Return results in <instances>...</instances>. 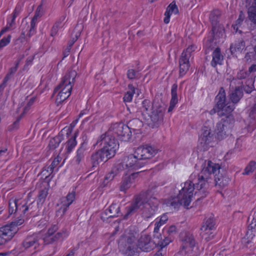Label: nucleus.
Wrapping results in <instances>:
<instances>
[{"label":"nucleus","mask_w":256,"mask_h":256,"mask_svg":"<svg viewBox=\"0 0 256 256\" xmlns=\"http://www.w3.org/2000/svg\"><path fill=\"white\" fill-rule=\"evenodd\" d=\"M190 56L184 54H182L179 60V74L180 76H184L189 70Z\"/></svg>","instance_id":"nucleus-17"},{"label":"nucleus","mask_w":256,"mask_h":256,"mask_svg":"<svg viewBox=\"0 0 256 256\" xmlns=\"http://www.w3.org/2000/svg\"><path fill=\"white\" fill-rule=\"evenodd\" d=\"M72 45V43L70 44L68 48L64 52V58L68 56Z\"/></svg>","instance_id":"nucleus-63"},{"label":"nucleus","mask_w":256,"mask_h":256,"mask_svg":"<svg viewBox=\"0 0 256 256\" xmlns=\"http://www.w3.org/2000/svg\"><path fill=\"white\" fill-rule=\"evenodd\" d=\"M128 78L130 80H133L138 78V72L133 69H130L127 72Z\"/></svg>","instance_id":"nucleus-50"},{"label":"nucleus","mask_w":256,"mask_h":256,"mask_svg":"<svg viewBox=\"0 0 256 256\" xmlns=\"http://www.w3.org/2000/svg\"><path fill=\"white\" fill-rule=\"evenodd\" d=\"M15 18L10 16L7 19L6 26L10 28H12L15 24Z\"/></svg>","instance_id":"nucleus-56"},{"label":"nucleus","mask_w":256,"mask_h":256,"mask_svg":"<svg viewBox=\"0 0 256 256\" xmlns=\"http://www.w3.org/2000/svg\"><path fill=\"white\" fill-rule=\"evenodd\" d=\"M76 76V72L74 70H69L62 78L60 84L54 90L56 91H60L62 92L71 94L72 84Z\"/></svg>","instance_id":"nucleus-8"},{"label":"nucleus","mask_w":256,"mask_h":256,"mask_svg":"<svg viewBox=\"0 0 256 256\" xmlns=\"http://www.w3.org/2000/svg\"><path fill=\"white\" fill-rule=\"evenodd\" d=\"M212 60L210 62L211 66L215 68L218 65H221L222 64L224 60V56L221 53V51L220 48H216L212 52Z\"/></svg>","instance_id":"nucleus-18"},{"label":"nucleus","mask_w":256,"mask_h":256,"mask_svg":"<svg viewBox=\"0 0 256 256\" xmlns=\"http://www.w3.org/2000/svg\"><path fill=\"white\" fill-rule=\"evenodd\" d=\"M48 194V190L44 188L41 190L38 194V199L40 202H42Z\"/></svg>","instance_id":"nucleus-44"},{"label":"nucleus","mask_w":256,"mask_h":256,"mask_svg":"<svg viewBox=\"0 0 256 256\" xmlns=\"http://www.w3.org/2000/svg\"><path fill=\"white\" fill-rule=\"evenodd\" d=\"M243 96L242 90L240 87H236L230 94V98L232 103H237Z\"/></svg>","instance_id":"nucleus-27"},{"label":"nucleus","mask_w":256,"mask_h":256,"mask_svg":"<svg viewBox=\"0 0 256 256\" xmlns=\"http://www.w3.org/2000/svg\"><path fill=\"white\" fill-rule=\"evenodd\" d=\"M196 49V46L194 45H190L186 50H184L182 54L189 55L190 58L192 56V53L194 52Z\"/></svg>","instance_id":"nucleus-51"},{"label":"nucleus","mask_w":256,"mask_h":256,"mask_svg":"<svg viewBox=\"0 0 256 256\" xmlns=\"http://www.w3.org/2000/svg\"><path fill=\"white\" fill-rule=\"evenodd\" d=\"M158 204V202L155 198H150L147 202H145L144 196H137L134 202L127 208L124 218L140 209L142 216L144 218H148L154 215Z\"/></svg>","instance_id":"nucleus-3"},{"label":"nucleus","mask_w":256,"mask_h":256,"mask_svg":"<svg viewBox=\"0 0 256 256\" xmlns=\"http://www.w3.org/2000/svg\"><path fill=\"white\" fill-rule=\"evenodd\" d=\"M62 160V158L59 156L56 157L49 166L50 173H52L54 170V168H56L60 164Z\"/></svg>","instance_id":"nucleus-43"},{"label":"nucleus","mask_w":256,"mask_h":256,"mask_svg":"<svg viewBox=\"0 0 256 256\" xmlns=\"http://www.w3.org/2000/svg\"><path fill=\"white\" fill-rule=\"evenodd\" d=\"M38 22V19L32 18L30 22V28L28 31V35L30 37L33 36L36 32V26Z\"/></svg>","instance_id":"nucleus-41"},{"label":"nucleus","mask_w":256,"mask_h":256,"mask_svg":"<svg viewBox=\"0 0 256 256\" xmlns=\"http://www.w3.org/2000/svg\"><path fill=\"white\" fill-rule=\"evenodd\" d=\"M245 48V42L242 40H239L234 44H232L230 47L232 53L241 52Z\"/></svg>","instance_id":"nucleus-30"},{"label":"nucleus","mask_w":256,"mask_h":256,"mask_svg":"<svg viewBox=\"0 0 256 256\" xmlns=\"http://www.w3.org/2000/svg\"><path fill=\"white\" fill-rule=\"evenodd\" d=\"M59 136H60L58 137L52 138V139L50 140V146L55 148L58 146L60 142V140L59 138Z\"/></svg>","instance_id":"nucleus-49"},{"label":"nucleus","mask_w":256,"mask_h":256,"mask_svg":"<svg viewBox=\"0 0 256 256\" xmlns=\"http://www.w3.org/2000/svg\"><path fill=\"white\" fill-rule=\"evenodd\" d=\"M118 164L116 163L110 172L106 176V180H112L120 172H122L120 169L118 168Z\"/></svg>","instance_id":"nucleus-36"},{"label":"nucleus","mask_w":256,"mask_h":256,"mask_svg":"<svg viewBox=\"0 0 256 256\" xmlns=\"http://www.w3.org/2000/svg\"><path fill=\"white\" fill-rule=\"evenodd\" d=\"M62 28V27H59L58 24L56 22L52 28L50 36H56L57 34L58 30Z\"/></svg>","instance_id":"nucleus-54"},{"label":"nucleus","mask_w":256,"mask_h":256,"mask_svg":"<svg viewBox=\"0 0 256 256\" xmlns=\"http://www.w3.org/2000/svg\"><path fill=\"white\" fill-rule=\"evenodd\" d=\"M256 72V64H252L248 68L249 74L251 72Z\"/></svg>","instance_id":"nucleus-64"},{"label":"nucleus","mask_w":256,"mask_h":256,"mask_svg":"<svg viewBox=\"0 0 256 256\" xmlns=\"http://www.w3.org/2000/svg\"><path fill=\"white\" fill-rule=\"evenodd\" d=\"M8 154L7 148L4 147L0 148V160L6 161V156Z\"/></svg>","instance_id":"nucleus-47"},{"label":"nucleus","mask_w":256,"mask_h":256,"mask_svg":"<svg viewBox=\"0 0 256 256\" xmlns=\"http://www.w3.org/2000/svg\"><path fill=\"white\" fill-rule=\"evenodd\" d=\"M75 192H70L66 197L62 198V206L60 208L63 214H64L67 208L72 203L75 199Z\"/></svg>","instance_id":"nucleus-21"},{"label":"nucleus","mask_w":256,"mask_h":256,"mask_svg":"<svg viewBox=\"0 0 256 256\" xmlns=\"http://www.w3.org/2000/svg\"><path fill=\"white\" fill-rule=\"evenodd\" d=\"M135 156H136L141 162L144 160L150 158L158 152V150L151 146H140L134 150Z\"/></svg>","instance_id":"nucleus-13"},{"label":"nucleus","mask_w":256,"mask_h":256,"mask_svg":"<svg viewBox=\"0 0 256 256\" xmlns=\"http://www.w3.org/2000/svg\"><path fill=\"white\" fill-rule=\"evenodd\" d=\"M202 166V170L194 182L188 180L176 185L172 189L170 198L165 200L168 206L176 209L184 206L188 208L192 200L195 189V195H198L200 198L206 197L212 180V174L215 175L216 186L222 188L228 184L229 178L219 174L220 168L218 164L210 160L205 161Z\"/></svg>","instance_id":"nucleus-1"},{"label":"nucleus","mask_w":256,"mask_h":256,"mask_svg":"<svg viewBox=\"0 0 256 256\" xmlns=\"http://www.w3.org/2000/svg\"><path fill=\"white\" fill-rule=\"evenodd\" d=\"M78 119H76V120H74L70 124V127L68 128L66 130V131L67 132H66V134L68 135L69 134L71 133L72 131V130L73 128H74V126H76V124L78 122ZM65 131L66 130V128H64L62 131H61V132H63L64 131Z\"/></svg>","instance_id":"nucleus-52"},{"label":"nucleus","mask_w":256,"mask_h":256,"mask_svg":"<svg viewBox=\"0 0 256 256\" xmlns=\"http://www.w3.org/2000/svg\"><path fill=\"white\" fill-rule=\"evenodd\" d=\"M137 176V173H133L128 176H125L121 183L120 186V191L125 192L130 188L134 182L135 178Z\"/></svg>","instance_id":"nucleus-19"},{"label":"nucleus","mask_w":256,"mask_h":256,"mask_svg":"<svg viewBox=\"0 0 256 256\" xmlns=\"http://www.w3.org/2000/svg\"><path fill=\"white\" fill-rule=\"evenodd\" d=\"M176 228L174 226H170L167 230V232L169 234H172L176 232Z\"/></svg>","instance_id":"nucleus-59"},{"label":"nucleus","mask_w":256,"mask_h":256,"mask_svg":"<svg viewBox=\"0 0 256 256\" xmlns=\"http://www.w3.org/2000/svg\"><path fill=\"white\" fill-rule=\"evenodd\" d=\"M34 100H35V98H34V97L31 98L28 100V103L26 104V106H25L24 108L22 110V112L20 114V117L17 120L16 122H15L14 123V126H16L18 124V122L20 121V119L22 117V116L23 114H26V112H28L30 110V106H32L34 104Z\"/></svg>","instance_id":"nucleus-37"},{"label":"nucleus","mask_w":256,"mask_h":256,"mask_svg":"<svg viewBox=\"0 0 256 256\" xmlns=\"http://www.w3.org/2000/svg\"><path fill=\"white\" fill-rule=\"evenodd\" d=\"M216 106L218 109L226 104V94L222 88H220L218 94L216 96Z\"/></svg>","instance_id":"nucleus-29"},{"label":"nucleus","mask_w":256,"mask_h":256,"mask_svg":"<svg viewBox=\"0 0 256 256\" xmlns=\"http://www.w3.org/2000/svg\"><path fill=\"white\" fill-rule=\"evenodd\" d=\"M138 236V234L136 232L134 234L128 236L127 238V242L128 244H130V246H128L127 248L128 250L127 252L129 255L130 254V252L134 249V246H131L130 245H132L133 243L135 242Z\"/></svg>","instance_id":"nucleus-39"},{"label":"nucleus","mask_w":256,"mask_h":256,"mask_svg":"<svg viewBox=\"0 0 256 256\" xmlns=\"http://www.w3.org/2000/svg\"><path fill=\"white\" fill-rule=\"evenodd\" d=\"M234 104L232 102H228L223 106L222 108H220L218 112L220 116H230V114L234 110ZM231 116H232L231 115Z\"/></svg>","instance_id":"nucleus-25"},{"label":"nucleus","mask_w":256,"mask_h":256,"mask_svg":"<svg viewBox=\"0 0 256 256\" xmlns=\"http://www.w3.org/2000/svg\"><path fill=\"white\" fill-rule=\"evenodd\" d=\"M25 200L12 198L8 202V212L10 214L18 213L20 215L25 214L29 207L26 205Z\"/></svg>","instance_id":"nucleus-11"},{"label":"nucleus","mask_w":256,"mask_h":256,"mask_svg":"<svg viewBox=\"0 0 256 256\" xmlns=\"http://www.w3.org/2000/svg\"><path fill=\"white\" fill-rule=\"evenodd\" d=\"M165 112V109L160 105H156L152 108L150 114L147 116L146 120H150L152 122V126H158L162 124L164 120V116Z\"/></svg>","instance_id":"nucleus-12"},{"label":"nucleus","mask_w":256,"mask_h":256,"mask_svg":"<svg viewBox=\"0 0 256 256\" xmlns=\"http://www.w3.org/2000/svg\"><path fill=\"white\" fill-rule=\"evenodd\" d=\"M212 140L213 136L210 128L206 126L202 127L199 137V142L204 150L208 148V145L212 141Z\"/></svg>","instance_id":"nucleus-15"},{"label":"nucleus","mask_w":256,"mask_h":256,"mask_svg":"<svg viewBox=\"0 0 256 256\" xmlns=\"http://www.w3.org/2000/svg\"><path fill=\"white\" fill-rule=\"evenodd\" d=\"M44 242L40 234H34L28 236L22 242L23 248L26 250L32 252L38 250L41 244Z\"/></svg>","instance_id":"nucleus-10"},{"label":"nucleus","mask_w":256,"mask_h":256,"mask_svg":"<svg viewBox=\"0 0 256 256\" xmlns=\"http://www.w3.org/2000/svg\"><path fill=\"white\" fill-rule=\"evenodd\" d=\"M54 94L56 95V102L57 105H59L62 104L64 101L66 100L70 95L68 93L62 92L58 90H54Z\"/></svg>","instance_id":"nucleus-32"},{"label":"nucleus","mask_w":256,"mask_h":256,"mask_svg":"<svg viewBox=\"0 0 256 256\" xmlns=\"http://www.w3.org/2000/svg\"><path fill=\"white\" fill-rule=\"evenodd\" d=\"M242 22V20H241L240 18H238V20H237L236 21V23L235 24H234L232 26L233 28H234V30H236V32H238V28H239V26L240 25Z\"/></svg>","instance_id":"nucleus-60"},{"label":"nucleus","mask_w":256,"mask_h":256,"mask_svg":"<svg viewBox=\"0 0 256 256\" xmlns=\"http://www.w3.org/2000/svg\"><path fill=\"white\" fill-rule=\"evenodd\" d=\"M128 90L125 94L123 100L125 102H130L132 101L134 94H135V88L132 84H128Z\"/></svg>","instance_id":"nucleus-31"},{"label":"nucleus","mask_w":256,"mask_h":256,"mask_svg":"<svg viewBox=\"0 0 256 256\" xmlns=\"http://www.w3.org/2000/svg\"><path fill=\"white\" fill-rule=\"evenodd\" d=\"M177 89L178 85L176 84H172L171 89V95L172 98L170 101V104H172L176 105L178 102V99L177 96Z\"/></svg>","instance_id":"nucleus-35"},{"label":"nucleus","mask_w":256,"mask_h":256,"mask_svg":"<svg viewBox=\"0 0 256 256\" xmlns=\"http://www.w3.org/2000/svg\"><path fill=\"white\" fill-rule=\"evenodd\" d=\"M11 76L7 74L5 78L3 80V83L0 85V87H4L6 86V84L8 81V80L10 78Z\"/></svg>","instance_id":"nucleus-61"},{"label":"nucleus","mask_w":256,"mask_h":256,"mask_svg":"<svg viewBox=\"0 0 256 256\" xmlns=\"http://www.w3.org/2000/svg\"><path fill=\"white\" fill-rule=\"evenodd\" d=\"M234 122V119L232 116H229L222 118L216 126V138L218 140L226 138L230 132Z\"/></svg>","instance_id":"nucleus-6"},{"label":"nucleus","mask_w":256,"mask_h":256,"mask_svg":"<svg viewBox=\"0 0 256 256\" xmlns=\"http://www.w3.org/2000/svg\"><path fill=\"white\" fill-rule=\"evenodd\" d=\"M116 164L118 168L120 169L122 171L124 170H137L144 165V163L139 160L136 156H135L134 152V154L123 157L121 160H118Z\"/></svg>","instance_id":"nucleus-5"},{"label":"nucleus","mask_w":256,"mask_h":256,"mask_svg":"<svg viewBox=\"0 0 256 256\" xmlns=\"http://www.w3.org/2000/svg\"><path fill=\"white\" fill-rule=\"evenodd\" d=\"M87 149V144L86 142H83L80 144L77 150L76 155L75 157V161L77 164H79L82 159L84 158Z\"/></svg>","instance_id":"nucleus-28"},{"label":"nucleus","mask_w":256,"mask_h":256,"mask_svg":"<svg viewBox=\"0 0 256 256\" xmlns=\"http://www.w3.org/2000/svg\"><path fill=\"white\" fill-rule=\"evenodd\" d=\"M120 205L116 203H112L105 212L102 214V218H104V215L108 218H113L118 216L120 213Z\"/></svg>","instance_id":"nucleus-20"},{"label":"nucleus","mask_w":256,"mask_h":256,"mask_svg":"<svg viewBox=\"0 0 256 256\" xmlns=\"http://www.w3.org/2000/svg\"><path fill=\"white\" fill-rule=\"evenodd\" d=\"M196 242L194 236L190 234H186L182 240V248L186 254H190L195 246Z\"/></svg>","instance_id":"nucleus-16"},{"label":"nucleus","mask_w":256,"mask_h":256,"mask_svg":"<svg viewBox=\"0 0 256 256\" xmlns=\"http://www.w3.org/2000/svg\"><path fill=\"white\" fill-rule=\"evenodd\" d=\"M138 248L144 252H148L155 247L154 242L151 240L149 235L145 234H142L138 242Z\"/></svg>","instance_id":"nucleus-14"},{"label":"nucleus","mask_w":256,"mask_h":256,"mask_svg":"<svg viewBox=\"0 0 256 256\" xmlns=\"http://www.w3.org/2000/svg\"><path fill=\"white\" fill-rule=\"evenodd\" d=\"M215 223L213 217H210L206 220L204 224L201 228V231L206 232L208 230H213L214 228Z\"/></svg>","instance_id":"nucleus-34"},{"label":"nucleus","mask_w":256,"mask_h":256,"mask_svg":"<svg viewBox=\"0 0 256 256\" xmlns=\"http://www.w3.org/2000/svg\"><path fill=\"white\" fill-rule=\"evenodd\" d=\"M66 18V14H64L62 15L59 19L56 22L58 24L59 27H63L64 26V21Z\"/></svg>","instance_id":"nucleus-58"},{"label":"nucleus","mask_w":256,"mask_h":256,"mask_svg":"<svg viewBox=\"0 0 256 256\" xmlns=\"http://www.w3.org/2000/svg\"><path fill=\"white\" fill-rule=\"evenodd\" d=\"M221 15V12L218 10H215L210 14V19L212 24V34L215 40L222 38L224 36V26L220 24L218 19Z\"/></svg>","instance_id":"nucleus-7"},{"label":"nucleus","mask_w":256,"mask_h":256,"mask_svg":"<svg viewBox=\"0 0 256 256\" xmlns=\"http://www.w3.org/2000/svg\"><path fill=\"white\" fill-rule=\"evenodd\" d=\"M249 74H250L248 72L244 70H240L236 74V78L239 80L244 79L246 78L249 76Z\"/></svg>","instance_id":"nucleus-48"},{"label":"nucleus","mask_w":256,"mask_h":256,"mask_svg":"<svg viewBox=\"0 0 256 256\" xmlns=\"http://www.w3.org/2000/svg\"><path fill=\"white\" fill-rule=\"evenodd\" d=\"M10 39L11 36L8 35L7 37H4L0 40V50L10 44Z\"/></svg>","instance_id":"nucleus-45"},{"label":"nucleus","mask_w":256,"mask_h":256,"mask_svg":"<svg viewBox=\"0 0 256 256\" xmlns=\"http://www.w3.org/2000/svg\"><path fill=\"white\" fill-rule=\"evenodd\" d=\"M20 62V60H18L16 62L15 66L14 67H12L11 68H10L9 69V70L8 73V74H9L10 76H12V75L14 74L16 72Z\"/></svg>","instance_id":"nucleus-55"},{"label":"nucleus","mask_w":256,"mask_h":256,"mask_svg":"<svg viewBox=\"0 0 256 256\" xmlns=\"http://www.w3.org/2000/svg\"><path fill=\"white\" fill-rule=\"evenodd\" d=\"M249 20L256 24V7H250L248 10Z\"/></svg>","instance_id":"nucleus-40"},{"label":"nucleus","mask_w":256,"mask_h":256,"mask_svg":"<svg viewBox=\"0 0 256 256\" xmlns=\"http://www.w3.org/2000/svg\"><path fill=\"white\" fill-rule=\"evenodd\" d=\"M22 10V6L20 4H18L16 6L12 14L10 16L11 18H16L19 16Z\"/></svg>","instance_id":"nucleus-46"},{"label":"nucleus","mask_w":256,"mask_h":256,"mask_svg":"<svg viewBox=\"0 0 256 256\" xmlns=\"http://www.w3.org/2000/svg\"><path fill=\"white\" fill-rule=\"evenodd\" d=\"M24 222V220L22 218H20L16 221L12 222L11 224H7L4 226H2L0 228H6V227L7 228L10 229V230H12V231L14 232L13 234H12L10 238L8 240V241H10L18 231V226L21 225L22 224H23Z\"/></svg>","instance_id":"nucleus-26"},{"label":"nucleus","mask_w":256,"mask_h":256,"mask_svg":"<svg viewBox=\"0 0 256 256\" xmlns=\"http://www.w3.org/2000/svg\"><path fill=\"white\" fill-rule=\"evenodd\" d=\"M212 230H208L206 231V232L201 231L200 234L202 238L207 242L212 239L214 236V234L212 232Z\"/></svg>","instance_id":"nucleus-42"},{"label":"nucleus","mask_w":256,"mask_h":256,"mask_svg":"<svg viewBox=\"0 0 256 256\" xmlns=\"http://www.w3.org/2000/svg\"><path fill=\"white\" fill-rule=\"evenodd\" d=\"M110 135H100L96 139L93 146L100 147L101 148L93 154L91 156L92 168H96L98 164L103 162L113 157L118 150V145L115 141L110 138Z\"/></svg>","instance_id":"nucleus-2"},{"label":"nucleus","mask_w":256,"mask_h":256,"mask_svg":"<svg viewBox=\"0 0 256 256\" xmlns=\"http://www.w3.org/2000/svg\"><path fill=\"white\" fill-rule=\"evenodd\" d=\"M161 226H162L156 220L154 232V233H158L160 230V228L161 227Z\"/></svg>","instance_id":"nucleus-62"},{"label":"nucleus","mask_w":256,"mask_h":256,"mask_svg":"<svg viewBox=\"0 0 256 256\" xmlns=\"http://www.w3.org/2000/svg\"><path fill=\"white\" fill-rule=\"evenodd\" d=\"M58 230L56 225L52 226L48 230L42 240L46 244H50L56 240H62L68 236V232L62 230L56 233Z\"/></svg>","instance_id":"nucleus-9"},{"label":"nucleus","mask_w":256,"mask_h":256,"mask_svg":"<svg viewBox=\"0 0 256 256\" xmlns=\"http://www.w3.org/2000/svg\"><path fill=\"white\" fill-rule=\"evenodd\" d=\"M141 111L142 114L145 119L147 118V116L150 114L152 111V108L156 104L152 105L151 102L149 100H144L142 102Z\"/></svg>","instance_id":"nucleus-22"},{"label":"nucleus","mask_w":256,"mask_h":256,"mask_svg":"<svg viewBox=\"0 0 256 256\" xmlns=\"http://www.w3.org/2000/svg\"><path fill=\"white\" fill-rule=\"evenodd\" d=\"M256 168V162L255 161H250L248 166L245 168L242 174L249 175L252 174Z\"/></svg>","instance_id":"nucleus-38"},{"label":"nucleus","mask_w":256,"mask_h":256,"mask_svg":"<svg viewBox=\"0 0 256 256\" xmlns=\"http://www.w3.org/2000/svg\"><path fill=\"white\" fill-rule=\"evenodd\" d=\"M168 220V216L166 214H164L160 218H158L156 220L162 226L166 223Z\"/></svg>","instance_id":"nucleus-53"},{"label":"nucleus","mask_w":256,"mask_h":256,"mask_svg":"<svg viewBox=\"0 0 256 256\" xmlns=\"http://www.w3.org/2000/svg\"><path fill=\"white\" fill-rule=\"evenodd\" d=\"M76 134H74L72 138L69 139L66 144V150L68 154H70L73 150L77 144L76 140Z\"/></svg>","instance_id":"nucleus-33"},{"label":"nucleus","mask_w":256,"mask_h":256,"mask_svg":"<svg viewBox=\"0 0 256 256\" xmlns=\"http://www.w3.org/2000/svg\"><path fill=\"white\" fill-rule=\"evenodd\" d=\"M178 10L176 4H170L167 8L166 12H164V22L165 24H167L170 22V16L172 14H177Z\"/></svg>","instance_id":"nucleus-24"},{"label":"nucleus","mask_w":256,"mask_h":256,"mask_svg":"<svg viewBox=\"0 0 256 256\" xmlns=\"http://www.w3.org/2000/svg\"><path fill=\"white\" fill-rule=\"evenodd\" d=\"M14 232L7 228H0V246L3 245L8 242Z\"/></svg>","instance_id":"nucleus-23"},{"label":"nucleus","mask_w":256,"mask_h":256,"mask_svg":"<svg viewBox=\"0 0 256 256\" xmlns=\"http://www.w3.org/2000/svg\"><path fill=\"white\" fill-rule=\"evenodd\" d=\"M42 15V6H39L35 12L34 16L33 18L38 19Z\"/></svg>","instance_id":"nucleus-57"},{"label":"nucleus","mask_w":256,"mask_h":256,"mask_svg":"<svg viewBox=\"0 0 256 256\" xmlns=\"http://www.w3.org/2000/svg\"><path fill=\"white\" fill-rule=\"evenodd\" d=\"M108 135H110V138L114 140L117 144L118 149L119 147V144L115 138V136H117L124 140H128L130 136V131L129 127L124 124L123 123H116L113 124L107 132L102 134H105L108 136Z\"/></svg>","instance_id":"nucleus-4"}]
</instances>
